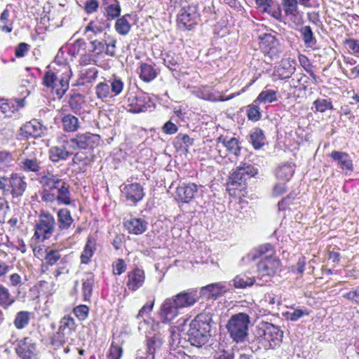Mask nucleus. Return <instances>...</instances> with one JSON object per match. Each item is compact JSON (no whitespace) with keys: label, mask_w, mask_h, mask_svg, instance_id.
<instances>
[{"label":"nucleus","mask_w":359,"mask_h":359,"mask_svg":"<svg viewBox=\"0 0 359 359\" xmlns=\"http://www.w3.org/2000/svg\"><path fill=\"white\" fill-rule=\"evenodd\" d=\"M57 75L52 71H48L45 73L43 79V83L47 88H51L54 86V82L57 81L60 79Z\"/></svg>","instance_id":"obj_56"},{"label":"nucleus","mask_w":359,"mask_h":359,"mask_svg":"<svg viewBox=\"0 0 359 359\" xmlns=\"http://www.w3.org/2000/svg\"><path fill=\"white\" fill-rule=\"evenodd\" d=\"M57 228L63 231L69 229L74 222V219L67 208L60 209L57 212Z\"/></svg>","instance_id":"obj_28"},{"label":"nucleus","mask_w":359,"mask_h":359,"mask_svg":"<svg viewBox=\"0 0 359 359\" xmlns=\"http://www.w3.org/2000/svg\"><path fill=\"white\" fill-rule=\"evenodd\" d=\"M194 140L190 138L188 135L178 134L175 137V146L179 145V147H184L186 151L193 144Z\"/></svg>","instance_id":"obj_52"},{"label":"nucleus","mask_w":359,"mask_h":359,"mask_svg":"<svg viewBox=\"0 0 359 359\" xmlns=\"http://www.w3.org/2000/svg\"><path fill=\"white\" fill-rule=\"evenodd\" d=\"M86 34H87V36L90 34L93 35L94 39H96L97 35H100L102 33V29L93 22H90L86 27Z\"/></svg>","instance_id":"obj_62"},{"label":"nucleus","mask_w":359,"mask_h":359,"mask_svg":"<svg viewBox=\"0 0 359 359\" xmlns=\"http://www.w3.org/2000/svg\"><path fill=\"white\" fill-rule=\"evenodd\" d=\"M96 249V243L94 239L89 238L86 242L84 250L81 255V262L87 264L90 262V258L93 257Z\"/></svg>","instance_id":"obj_36"},{"label":"nucleus","mask_w":359,"mask_h":359,"mask_svg":"<svg viewBox=\"0 0 359 359\" xmlns=\"http://www.w3.org/2000/svg\"><path fill=\"white\" fill-rule=\"evenodd\" d=\"M199 20V14L195 6H183L177 15V26L182 30H191Z\"/></svg>","instance_id":"obj_7"},{"label":"nucleus","mask_w":359,"mask_h":359,"mask_svg":"<svg viewBox=\"0 0 359 359\" xmlns=\"http://www.w3.org/2000/svg\"><path fill=\"white\" fill-rule=\"evenodd\" d=\"M50 88H52L57 98H61L69 89V75L60 76L58 80V85L52 86Z\"/></svg>","instance_id":"obj_42"},{"label":"nucleus","mask_w":359,"mask_h":359,"mask_svg":"<svg viewBox=\"0 0 359 359\" xmlns=\"http://www.w3.org/2000/svg\"><path fill=\"white\" fill-rule=\"evenodd\" d=\"M257 174V169L250 164L243 163L231 173L227 183L228 189H239L246 188L247 181Z\"/></svg>","instance_id":"obj_5"},{"label":"nucleus","mask_w":359,"mask_h":359,"mask_svg":"<svg viewBox=\"0 0 359 359\" xmlns=\"http://www.w3.org/2000/svg\"><path fill=\"white\" fill-rule=\"evenodd\" d=\"M212 316L210 313H200L191 320L187 332V341L198 348L205 345L211 337Z\"/></svg>","instance_id":"obj_3"},{"label":"nucleus","mask_w":359,"mask_h":359,"mask_svg":"<svg viewBox=\"0 0 359 359\" xmlns=\"http://www.w3.org/2000/svg\"><path fill=\"white\" fill-rule=\"evenodd\" d=\"M98 135L90 133H79L69 142V147L73 149L93 150L100 143Z\"/></svg>","instance_id":"obj_10"},{"label":"nucleus","mask_w":359,"mask_h":359,"mask_svg":"<svg viewBox=\"0 0 359 359\" xmlns=\"http://www.w3.org/2000/svg\"><path fill=\"white\" fill-rule=\"evenodd\" d=\"M144 280V271L139 268H135L128 273L127 286L129 290L136 291L142 286Z\"/></svg>","instance_id":"obj_24"},{"label":"nucleus","mask_w":359,"mask_h":359,"mask_svg":"<svg viewBox=\"0 0 359 359\" xmlns=\"http://www.w3.org/2000/svg\"><path fill=\"white\" fill-rule=\"evenodd\" d=\"M30 315L31 313L26 311L18 312L13 321L15 327L18 330H22L27 327L30 320Z\"/></svg>","instance_id":"obj_44"},{"label":"nucleus","mask_w":359,"mask_h":359,"mask_svg":"<svg viewBox=\"0 0 359 359\" xmlns=\"http://www.w3.org/2000/svg\"><path fill=\"white\" fill-rule=\"evenodd\" d=\"M25 105V97L15 99H0V112L6 117H12L19 109Z\"/></svg>","instance_id":"obj_17"},{"label":"nucleus","mask_w":359,"mask_h":359,"mask_svg":"<svg viewBox=\"0 0 359 359\" xmlns=\"http://www.w3.org/2000/svg\"><path fill=\"white\" fill-rule=\"evenodd\" d=\"M72 154L64 144L51 147L48 150L49 159L53 163L66 161Z\"/></svg>","instance_id":"obj_26"},{"label":"nucleus","mask_w":359,"mask_h":359,"mask_svg":"<svg viewBox=\"0 0 359 359\" xmlns=\"http://www.w3.org/2000/svg\"><path fill=\"white\" fill-rule=\"evenodd\" d=\"M88 39L90 41V51L93 54L94 56L99 57L102 53H104L106 39H94L93 35L89 34Z\"/></svg>","instance_id":"obj_32"},{"label":"nucleus","mask_w":359,"mask_h":359,"mask_svg":"<svg viewBox=\"0 0 359 359\" xmlns=\"http://www.w3.org/2000/svg\"><path fill=\"white\" fill-rule=\"evenodd\" d=\"M125 227L130 233L139 235L143 233L147 228V222L140 218H132L124 222Z\"/></svg>","instance_id":"obj_27"},{"label":"nucleus","mask_w":359,"mask_h":359,"mask_svg":"<svg viewBox=\"0 0 359 359\" xmlns=\"http://www.w3.org/2000/svg\"><path fill=\"white\" fill-rule=\"evenodd\" d=\"M250 319L249 315L243 312L231 316L226 327L233 341L243 343L248 340Z\"/></svg>","instance_id":"obj_4"},{"label":"nucleus","mask_w":359,"mask_h":359,"mask_svg":"<svg viewBox=\"0 0 359 359\" xmlns=\"http://www.w3.org/2000/svg\"><path fill=\"white\" fill-rule=\"evenodd\" d=\"M108 82H101L96 86L95 93L98 98L113 97L122 92L123 82L120 79L114 78Z\"/></svg>","instance_id":"obj_11"},{"label":"nucleus","mask_w":359,"mask_h":359,"mask_svg":"<svg viewBox=\"0 0 359 359\" xmlns=\"http://www.w3.org/2000/svg\"><path fill=\"white\" fill-rule=\"evenodd\" d=\"M116 40L108 36L106 39L104 54L109 56H114L116 54Z\"/></svg>","instance_id":"obj_61"},{"label":"nucleus","mask_w":359,"mask_h":359,"mask_svg":"<svg viewBox=\"0 0 359 359\" xmlns=\"http://www.w3.org/2000/svg\"><path fill=\"white\" fill-rule=\"evenodd\" d=\"M295 72V67L288 60H282L280 65L275 69V75L280 79H287Z\"/></svg>","instance_id":"obj_29"},{"label":"nucleus","mask_w":359,"mask_h":359,"mask_svg":"<svg viewBox=\"0 0 359 359\" xmlns=\"http://www.w3.org/2000/svg\"><path fill=\"white\" fill-rule=\"evenodd\" d=\"M302 41L306 48L315 49L317 45V39L309 25L302 26L299 29Z\"/></svg>","instance_id":"obj_30"},{"label":"nucleus","mask_w":359,"mask_h":359,"mask_svg":"<svg viewBox=\"0 0 359 359\" xmlns=\"http://www.w3.org/2000/svg\"><path fill=\"white\" fill-rule=\"evenodd\" d=\"M309 314V311L306 310H302L301 309H294L293 311L287 312L286 317L287 319L290 320L292 321H296L299 320L304 316H308Z\"/></svg>","instance_id":"obj_60"},{"label":"nucleus","mask_w":359,"mask_h":359,"mask_svg":"<svg viewBox=\"0 0 359 359\" xmlns=\"http://www.w3.org/2000/svg\"><path fill=\"white\" fill-rule=\"evenodd\" d=\"M259 48L261 50L270 57L271 60L277 59L280 56L279 41L271 33H265L259 36Z\"/></svg>","instance_id":"obj_12"},{"label":"nucleus","mask_w":359,"mask_h":359,"mask_svg":"<svg viewBox=\"0 0 359 359\" xmlns=\"http://www.w3.org/2000/svg\"><path fill=\"white\" fill-rule=\"evenodd\" d=\"M217 143H222L225 147L227 151L235 156H238L241 151L239 146V141L236 137L227 139L223 136H219L217 140Z\"/></svg>","instance_id":"obj_31"},{"label":"nucleus","mask_w":359,"mask_h":359,"mask_svg":"<svg viewBox=\"0 0 359 359\" xmlns=\"http://www.w3.org/2000/svg\"><path fill=\"white\" fill-rule=\"evenodd\" d=\"M163 59L164 65L171 71H177L182 62L181 57L172 52L164 54Z\"/></svg>","instance_id":"obj_37"},{"label":"nucleus","mask_w":359,"mask_h":359,"mask_svg":"<svg viewBox=\"0 0 359 359\" xmlns=\"http://www.w3.org/2000/svg\"><path fill=\"white\" fill-rule=\"evenodd\" d=\"M120 189L122 196L134 205L142 201L144 196V188L140 183L122 184Z\"/></svg>","instance_id":"obj_13"},{"label":"nucleus","mask_w":359,"mask_h":359,"mask_svg":"<svg viewBox=\"0 0 359 359\" xmlns=\"http://www.w3.org/2000/svg\"><path fill=\"white\" fill-rule=\"evenodd\" d=\"M198 189L195 183H182L177 188L176 196L182 203H189L195 197Z\"/></svg>","instance_id":"obj_19"},{"label":"nucleus","mask_w":359,"mask_h":359,"mask_svg":"<svg viewBox=\"0 0 359 359\" xmlns=\"http://www.w3.org/2000/svg\"><path fill=\"white\" fill-rule=\"evenodd\" d=\"M196 291H183L171 298H167L161 307L160 316L163 323H170L180 313L181 309L193 306L198 300Z\"/></svg>","instance_id":"obj_2"},{"label":"nucleus","mask_w":359,"mask_h":359,"mask_svg":"<svg viewBox=\"0 0 359 359\" xmlns=\"http://www.w3.org/2000/svg\"><path fill=\"white\" fill-rule=\"evenodd\" d=\"M42 187L41 199L46 203L57 201L58 204L68 205L72 203L70 185L58 175L47 172L40 177Z\"/></svg>","instance_id":"obj_1"},{"label":"nucleus","mask_w":359,"mask_h":359,"mask_svg":"<svg viewBox=\"0 0 359 359\" xmlns=\"http://www.w3.org/2000/svg\"><path fill=\"white\" fill-rule=\"evenodd\" d=\"M280 267V261L276 257L266 256L257 265L258 270L263 276H273Z\"/></svg>","instance_id":"obj_20"},{"label":"nucleus","mask_w":359,"mask_h":359,"mask_svg":"<svg viewBox=\"0 0 359 359\" xmlns=\"http://www.w3.org/2000/svg\"><path fill=\"white\" fill-rule=\"evenodd\" d=\"M15 302V298L11 294L8 289L0 284V306L4 309H8Z\"/></svg>","instance_id":"obj_40"},{"label":"nucleus","mask_w":359,"mask_h":359,"mask_svg":"<svg viewBox=\"0 0 359 359\" xmlns=\"http://www.w3.org/2000/svg\"><path fill=\"white\" fill-rule=\"evenodd\" d=\"M11 153L6 151H0V170H4L11 165L13 162Z\"/></svg>","instance_id":"obj_54"},{"label":"nucleus","mask_w":359,"mask_h":359,"mask_svg":"<svg viewBox=\"0 0 359 359\" xmlns=\"http://www.w3.org/2000/svg\"><path fill=\"white\" fill-rule=\"evenodd\" d=\"M89 309L86 305H79L74 308V313L76 316L80 320H85L88 314Z\"/></svg>","instance_id":"obj_63"},{"label":"nucleus","mask_w":359,"mask_h":359,"mask_svg":"<svg viewBox=\"0 0 359 359\" xmlns=\"http://www.w3.org/2000/svg\"><path fill=\"white\" fill-rule=\"evenodd\" d=\"M297 198V194L292 191L286 197L283 198L278 202L279 210H284L287 209L291 204L293 203V201Z\"/></svg>","instance_id":"obj_59"},{"label":"nucleus","mask_w":359,"mask_h":359,"mask_svg":"<svg viewBox=\"0 0 359 359\" xmlns=\"http://www.w3.org/2000/svg\"><path fill=\"white\" fill-rule=\"evenodd\" d=\"M150 107V97L144 93H141L136 95H131L128 98L127 110L131 113L137 114L144 112Z\"/></svg>","instance_id":"obj_14"},{"label":"nucleus","mask_w":359,"mask_h":359,"mask_svg":"<svg viewBox=\"0 0 359 359\" xmlns=\"http://www.w3.org/2000/svg\"><path fill=\"white\" fill-rule=\"evenodd\" d=\"M86 43L83 39H78L75 41L69 48L68 53L72 56L76 57L79 55L81 50L86 49Z\"/></svg>","instance_id":"obj_53"},{"label":"nucleus","mask_w":359,"mask_h":359,"mask_svg":"<svg viewBox=\"0 0 359 359\" xmlns=\"http://www.w3.org/2000/svg\"><path fill=\"white\" fill-rule=\"evenodd\" d=\"M15 351L20 359H39L36 341L30 337L18 341Z\"/></svg>","instance_id":"obj_9"},{"label":"nucleus","mask_w":359,"mask_h":359,"mask_svg":"<svg viewBox=\"0 0 359 359\" xmlns=\"http://www.w3.org/2000/svg\"><path fill=\"white\" fill-rule=\"evenodd\" d=\"M68 336V334H62L58 330V332L53 337L51 344L55 346H62L66 342Z\"/></svg>","instance_id":"obj_64"},{"label":"nucleus","mask_w":359,"mask_h":359,"mask_svg":"<svg viewBox=\"0 0 359 359\" xmlns=\"http://www.w3.org/2000/svg\"><path fill=\"white\" fill-rule=\"evenodd\" d=\"M62 126L65 132H74L79 128V121L77 117L72 114L65 115L61 120Z\"/></svg>","instance_id":"obj_35"},{"label":"nucleus","mask_w":359,"mask_h":359,"mask_svg":"<svg viewBox=\"0 0 359 359\" xmlns=\"http://www.w3.org/2000/svg\"><path fill=\"white\" fill-rule=\"evenodd\" d=\"M277 100V92L271 89H268L262 90L255 100V102L266 104L272 103Z\"/></svg>","instance_id":"obj_45"},{"label":"nucleus","mask_w":359,"mask_h":359,"mask_svg":"<svg viewBox=\"0 0 359 359\" xmlns=\"http://www.w3.org/2000/svg\"><path fill=\"white\" fill-rule=\"evenodd\" d=\"M272 251L273 247L271 244L266 243L262 245L257 248L250 251L245 257L243 258V261L252 262L258 259L262 255Z\"/></svg>","instance_id":"obj_33"},{"label":"nucleus","mask_w":359,"mask_h":359,"mask_svg":"<svg viewBox=\"0 0 359 359\" xmlns=\"http://www.w3.org/2000/svg\"><path fill=\"white\" fill-rule=\"evenodd\" d=\"M123 354L122 348L118 344L111 343V346L108 351V359H121Z\"/></svg>","instance_id":"obj_57"},{"label":"nucleus","mask_w":359,"mask_h":359,"mask_svg":"<svg viewBox=\"0 0 359 359\" xmlns=\"http://www.w3.org/2000/svg\"><path fill=\"white\" fill-rule=\"evenodd\" d=\"M115 29L116 32L121 35H126L129 32L130 25L126 16L117 19L115 24Z\"/></svg>","instance_id":"obj_51"},{"label":"nucleus","mask_w":359,"mask_h":359,"mask_svg":"<svg viewBox=\"0 0 359 359\" xmlns=\"http://www.w3.org/2000/svg\"><path fill=\"white\" fill-rule=\"evenodd\" d=\"M330 157L338 163L340 168L352 172L353 170V162L348 154L344 151H333Z\"/></svg>","instance_id":"obj_25"},{"label":"nucleus","mask_w":359,"mask_h":359,"mask_svg":"<svg viewBox=\"0 0 359 359\" xmlns=\"http://www.w3.org/2000/svg\"><path fill=\"white\" fill-rule=\"evenodd\" d=\"M162 344V339L159 337L154 336L148 338L145 350H137L136 359H154L155 353L160 349Z\"/></svg>","instance_id":"obj_16"},{"label":"nucleus","mask_w":359,"mask_h":359,"mask_svg":"<svg viewBox=\"0 0 359 359\" xmlns=\"http://www.w3.org/2000/svg\"><path fill=\"white\" fill-rule=\"evenodd\" d=\"M192 93L198 98L210 102L226 101L232 99L234 97L233 95H231L227 97H224L221 95H217L214 92L211 87L207 86L196 88L192 91Z\"/></svg>","instance_id":"obj_18"},{"label":"nucleus","mask_w":359,"mask_h":359,"mask_svg":"<svg viewBox=\"0 0 359 359\" xmlns=\"http://www.w3.org/2000/svg\"><path fill=\"white\" fill-rule=\"evenodd\" d=\"M29 149L27 147L23 153L20 160V168L25 172H33L37 173L41 170V161L29 152Z\"/></svg>","instance_id":"obj_21"},{"label":"nucleus","mask_w":359,"mask_h":359,"mask_svg":"<svg viewBox=\"0 0 359 359\" xmlns=\"http://www.w3.org/2000/svg\"><path fill=\"white\" fill-rule=\"evenodd\" d=\"M247 116L249 120L257 121L261 118L259 107L256 104H250L248 107Z\"/></svg>","instance_id":"obj_55"},{"label":"nucleus","mask_w":359,"mask_h":359,"mask_svg":"<svg viewBox=\"0 0 359 359\" xmlns=\"http://www.w3.org/2000/svg\"><path fill=\"white\" fill-rule=\"evenodd\" d=\"M55 229V220L54 217L48 212H41L39 222L35 226L34 236L43 240L49 238Z\"/></svg>","instance_id":"obj_8"},{"label":"nucleus","mask_w":359,"mask_h":359,"mask_svg":"<svg viewBox=\"0 0 359 359\" xmlns=\"http://www.w3.org/2000/svg\"><path fill=\"white\" fill-rule=\"evenodd\" d=\"M9 186L11 188V193L13 197L22 196L27 188V182L25 177L17 173H13L9 177Z\"/></svg>","instance_id":"obj_23"},{"label":"nucleus","mask_w":359,"mask_h":359,"mask_svg":"<svg viewBox=\"0 0 359 359\" xmlns=\"http://www.w3.org/2000/svg\"><path fill=\"white\" fill-rule=\"evenodd\" d=\"M297 0H281L283 10L286 16L297 17L299 13Z\"/></svg>","instance_id":"obj_38"},{"label":"nucleus","mask_w":359,"mask_h":359,"mask_svg":"<svg viewBox=\"0 0 359 359\" xmlns=\"http://www.w3.org/2000/svg\"><path fill=\"white\" fill-rule=\"evenodd\" d=\"M61 259L62 258L60 250L46 249L44 260L48 265L53 266Z\"/></svg>","instance_id":"obj_48"},{"label":"nucleus","mask_w":359,"mask_h":359,"mask_svg":"<svg viewBox=\"0 0 359 359\" xmlns=\"http://www.w3.org/2000/svg\"><path fill=\"white\" fill-rule=\"evenodd\" d=\"M43 133V125L38 120L32 119L26 122L20 128L18 135L20 139H29L30 137H40Z\"/></svg>","instance_id":"obj_15"},{"label":"nucleus","mask_w":359,"mask_h":359,"mask_svg":"<svg viewBox=\"0 0 359 359\" xmlns=\"http://www.w3.org/2000/svg\"><path fill=\"white\" fill-rule=\"evenodd\" d=\"M94 278L93 276H90L86 279L83 280L82 284V290L84 300H89L93 292V288L94 285Z\"/></svg>","instance_id":"obj_49"},{"label":"nucleus","mask_w":359,"mask_h":359,"mask_svg":"<svg viewBox=\"0 0 359 359\" xmlns=\"http://www.w3.org/2000/svg\"><path fill=\"white\" fill-rule=\"evenodd\" d=\"M316 111L323 113L327 109H333V105L330 99L318 98L313 103Z\"/></svg>","instance_id":"obj_50"},{"label":"nucleus","mask_w":359,"mask_h":359,"mask_svg":"<svg viewBox=\"0 0 359 359\" xmlns=\"http://www.w3.org/2000/svg\"><path fill=\"white\" fill-rule=\"evenodd\" d=\"M85 102L84 97L80 93H74L69 97V105L75 114L80 112Z\"/></svg>","instance_id":"obj_46"},{"label":"nucleus","mask_w":359,"mask_h":359,"mask_svg":"<svg viewBox=\"0 0 359 359\" xmlns=\"http://www.w3.org/2000/svg\"><path fill=\"white\" fill-rule=\"evenodd\" d=\"M107 15L111 18L118 17L121 13V6L117 1H114L112 4H109L106 8Z\"/></svg>","instance_id":"obj_58"},{"label":"nucleus","mask_w":359,"mask_h":359,"mask_svg":"<svg viewBox=\"0 0 359 359\" xmlns=\"http://www.w3.org/2000/svg\"><path fill=\"white\" fill-rule=\"evenodd\" d=\"M250 142L254 149H261L265 144V136L262 130L258 128H255L250 135Z\"/></svg>","instance_id":"obj_39"},{"label":"nucleus","mask_w":359,"mask_h":359,"mask_svg":"<svg viewBox=\"0 0 359 359\" xmlns=\"http://www.w3.org/2000/svg\"><path fill=\"white\" fill-rule=\"evenodd\" d=\"M157 76L156 70L151 65L142 63L140 66V77L146 82H150Z\"/></svg>","instance_id":"obj_43"},{"label":"nucleus","mask_w":359,"mask_h":359,"mask_svg":"<svg viewBox=\"0 0 359 359\" xmlns=\"http://www.w3.org/2000/svg\"><path fill=\"white\" fill-rule=\"evenodd\" d=\"M294 172V165L291 163H285L278 166L276 177L283 181H289Z\"/></svg>","instance_id":"obj_34"},{"label":"nucleus","mask_w":359,"mask_h":359,"mask_svg":"<svg viewBox=\"0 0 359 359\" xmlns=\"http://www.w3.org/2000/svg\"><path fill=\"white\" fill-rule=\"evenodd\" d=\"M233 285L236 288H245L252 286L255 283V277H250L245 273L237 275L233 279Z\"/></svg>","instance_id":"obj_41"},{"label":"nucleus","mask_w":359,"mask_h":359,"mask_svg":"<svg viewBox=\"0 0 359 359\" xmlns=\"http://www.w3.org/2000/svg\"><path fill=\"white\" fill-rule=\"evenodd\" d=\"M257 334L266 343L265 346L274 348L279 346L283 341V332L271 323H262L258 327Z\"/></svg>","instance_id":"obj_6"},{"label":"nucleus","mask_w":359,"mask_h":359,"mask_svg":"<svg viewBox=\"0 0 359 359\" xmlns=\"http://www.w3.org/2000/svg\"><path fill=\"white\" fill-rule=\"evenodd\" d=\"M227 291L226 286L222 283H215L203 287L201 294L208 299H217Z\"/></svg>","instance_id":"obj_22"},{"label":"nucleus","mask_w":359,"mask_h":359,"mask_svg":"<svg viewBox=\"0 0 359 359\" xmlns=\"http://www.w3.org/2000/svg\"><path fill=\"white\" fill-rule=\"evenodd\" d=\"M75 329V322L70 316L63 317L60 322L59 330L62 334L70 335Z\"/></svg>","instance_id":"obj_47"}]
</instances>
